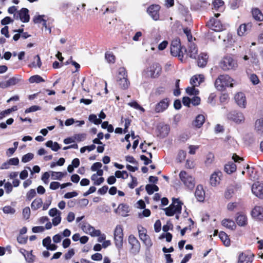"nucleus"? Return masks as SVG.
Wrapping results in <instances>:
<instances>
[{"label":"nucleus","instance_id":"0eeeda50","mask_svg":"<svg viewBox=\"0 0 263 263\" xmlns=\"http://www.w3.org/2000/svg\"><path fill=\"white\" fill-rule=\"evenodd\" d=\"M123 233L121 225H117L114 231V240L116 247L121 249L123 246Z\"/></svg>","mask_w":263,"mask_h":263},{"label":"nucleus","instance_id":"ea45409f","mask_svg":"<svg viewBox=\"0 0 263 263\" xmlns=\"http://www.w3.org/2000/svg\"><path fill=\"white\" fill-rule=\"evenodd\" d=\"M105 59L109 63H114L115 62V56L112 52L110 51L106 52Z\"/></svg>","mask_w":263,"mask_h":263},{"label":"nucleus","instance_id":"a211bd4d","mask_svg":"<svg viewBox=\"0 0 263 263\" xmlns=\"http://www.w3.org/2000/svg\"><path fill=\"white\" fill-rule=\"evenodd\" d=\"M222 173L220 171H216L213 173L210 179V184L212 186H216L220 182Z\"/></svg>","mask_w":263,"mask_h":263},{"label":"nucleus","instance_id":"58836bf2","mask_svg":"<svg viewBox=\"0 0 263 263\" xmlns=\"http://www.w3.org/2000/svg\"><path fill=\"white\" fill-rule=\"evenodd\" d=\"M29 81L31 83H39L40 82H44L45 80L40 76L35 75L31 77L29 79Z\"/></svg>","mask_w":263,"mask_h":263},{"label":"nucleus","instance_id":"864d4df0","mask_svg":"<svg viewBox=\"0 0 263 263\" xmlns=\"http://www.w3.org/2000/svg\"><path fill=\"white\" fill-rule=\"evenodd\" d=\"M119 76L117 79H119L120 78H125L127 77V73L126 70L123 67H121L119 69L118 71Z\"/></svg>","mask_w":263,"mask_h":263},{"label":"nucleus","instance_id":"aec40b11","mask_svg":"<svg viewBox=\"0 0 263 263\" xmlns=\"http://www.w3.org/2000/svg\"><path fill=\"white\" fill-rule=\"evenodd\" d=\"M195 196L198 201H203L205 197V193L202 185H197L195 192Z\"/></svg>","mask_w":263,"mask_h":263},{"label":"nucleus","instance_id":"ddd939ff","mask_svg":"<svg viewBox=\"0 0 263 263\" xmlns=\"http://www.w3.org/2000/svg\"><path fill=\"white\" fill-rule=\"evenodd\" d=\"M252 191L256 196L263 198V183L259 182H255L252 185Z\"/></svg>","mask_w":263,"mask_h":263},{"label":"nucleus","instance_id":"c03bdc74","mask_svg":"<svg viewBox=\"0 0 263 263\" xmlns=\"http://www.w3.org/2000/svg\"><path fill=\"white\" fill-rule=\"evenodd\" d=\"M115 176L118 178H123L125 179L127 178L128 177V174L126 171H117L115 172Z\"/></svg>","mask_w":263,"mask_h":263},{"label":"nucleus","instance_id":"6e6d98bb","mask_svg":"<svg viewBox=\"0 0 263 263\" xmlns=\"http://www.w3.org/2000/svg\"><path fill=\"white\" fill-rule=\"evenodd\" d=\"M61 212L58 210L56 208H52L49 211V215L51 217H55L61 215Z\"/></svg>","mask_w":263,"mask_h":263},{"label":"nucleus","instance_id":"052dcab7","mask_svg":"<svg viewBox=\"0 0 263 263\" xmlns=\"http://www.w3.org/2000/svg\"><path fill=\"white\" fill-rule=\"evenodd\" d=\"M51 240L50 237L48 236L43 240V241H42L43 246L44 247H46V249H47L48 246H49L51 244Z\"/></svg>","mask_w":263,"mask_h":263},{"label":"nucleus","instance_id":"5701e85b","mask_svg":"<svg viewBox=\"0 0 263 263\" xmlns=\"http://www.w3.org/2000/svg\"><path fill=\"white\" fill-rule=\"evenodd\" d=\"M29 10L27 8H23L19 12V18L24 23H27L29 21L30 16L28 14Z\"/></svg>","mask_w":263,"mask_h":263},{"label":"nucleus","instance_id":"4468645a","mask_svg":"<svg viewBox=\"0 0 263 263\" xmlns=\"http://www.w3.org/2000/svg\"><path fill=\"white\" fill-rule=\"evenodd\" d=\"M236 103L241 108H245L247 106V100L245 94L241 92H238L234 97Z\"/></svg>","mask_w":263,"mask_h":263},{"label":"nucleus","instance_id":"2eb2a0df","mask_svg":"<svg viewBox=\"0 0 263 263\" xmlns=\"http://www.w3.org/2000/svg\"><path fill=\"white\" fill-rule=\"evenodd\" d=\"M207 26L215 31H219L222 30V26L221 23L216 18H212L207 23Z\"/></svg>","mask_w":263,"mask_h":263},{"label":"nucleus","instance_id":"09e8293b","mask_svg":"<svg viewBox=\"0 0 263 263\" xmlns=\"http://www.w3.org/2000/svg\"><path fill=\"white\" fill-rule=\"evenodd\" d=\"M39 110H41V107L40 106H37V105H33V106H32L30 107L29 108L26 109L25 110V113L28 114V113L31 112H35V111Z\"/></svg>","mask_w":263,"mask_h":263},{"label":"nucleus","instance_id":"6ab92c4d","mask_svg":"<svg viewBox=\"0 0 263 263\" xmlns=\"http://www.w3.org/2000/svg\"><path fill=\"white\" fill-rule=\"evenodd\" d=\"M168 106V100L167 98L164 99L157 103L155 107V111L157 112H163Z\"/></svg>","mask_w":263,"mask_h":263},{"label":"nucleus","instance_id":"f704fd0d","mask_svg":"<svg viewBox=\"0 0 263 263\" xmlns=\"http://www.w3.org/2000/svg\"><path fill=\"white\" fill-rule=\"evenodd\" d=\"M145 189L149 195H152L155 191H158L159 187L155 184H147L145 186Z\"/></svg>","mask_w":263,"mask_h":263},{"label":"nucleus","instance_id":"72a5a7b5","mask_svg":"<svg viewBox=\"0 0 263 263\" xmlns=\"http://www.w3.org/2000/svg\"><path fill=\"white\" fill-rule=\"evenodd\" d=\"M159 130L160 136L164 137L168 135L170 132V127L167 125H164L159 129Z\"/></svg>","mask_w":263,"mask_h":263},{"label":"nucleus","instance_id":"8fccbe9b","mask_svg":"<svg viewBox=\"0 0 263 263\" xmlns=\"http://www.w3.org/2000/svg\"><path fill=\"white\" fill-rule=\"evenodd\" d=\"M36 195L34 189L30 190L26 194V198L28 200H31Z\"/></svg>","mask_w":263,"mask_h":263},{"label":"nucleus","instance_id":"9b49d317","mask_svg":"<svg viewBox=\"0 0 263 263\" xmlns=\"http://www.w3.org/2000/svg\"><path fill=\"white\" fill-rule=\"evenodd\" d=\"M251 215L255 220L263 221V206H255L251 212Z\"/></svg>","mask_w":263,"mask_h":263},{"label":"nucleus","instance_id":"9d476101","mask_svg":"<svg viewBox=\"0 0 263 263\" xmlns=\"http://www.w3.org/2000/svg\"><path fill=\"white\" fill-rule=\"evenodd\" d=\"M160 6L158 5H151L147 8V12L153 20L158 21L160 17Z\"/></svg>","mask_w":263,"mask_h":263},{"label":"nucleus","instance_id":"c756f323","mask_svg":"<svg viewBox=\"0 0 263 263\" xmlns=\"http://www.w3.org/2000/svg\"><path fill=\"white\" fill-rule=\"evenodd\" d=\"M219 238L226 246H229L230 245V240L225 232H220L219 233Z\"/></svg>","mask_w":263,"mask_h":263},{"label":"nucleus","instance_id":"79ce46f5","mask_svg":"<svg viewBox=\"0 0 263 263\" xmlns=\"http://www.w3.org/2000/svg\"><path fill=\"white\" fill-rule=\"evenodd\" d=\"M25 260L29 263H32L35 258V256L33 255L32 254V251L29 252L28 251L26 254L25 255Z\"/></svg>","mask_w":263,"mask_h":263},{"label":"nucleus","instance_id":"412c9836","mask_svg":"<svg viewBox=\"0 0 263 263\" xmlns=\"http://www.w3.org/2000/svg\"><path fill=\"white\" fill-rule=\"evenodd\" d=\"M235 220L237 224L240 227H245L248 223L247 216L242 213H238Z\"/></svg>","mask_w":263,"mask_h":263},{"label":"nucleus","instance_id":"a878e982","mask_svg":"<svg viewBox=\"0 0 263 263\" xmlns=\"http://www.w3.org/2000/svg\"><path fill=\"white\" fill-rule=\"evenodd\" d=\"M205 121L203 115H198L193 122V125L196 128H200Z\"/></svg>","mask_w":263,"mask_h":263},{"label":"nucleus","instance_id":"cd10ccee","mask_svg":"<svg viewBox=\"0 0 263 263\" xmlns=\"http://www.w3.org/2000/svg\"><path fill=\"white\" fill-rule=\"evenodd\" d=\"M208 58L209 57L207 54L204 53H201L198 57L197 61L198 66L201 67H204L206 65Z\"/></svg>","mask_w":263,"mask_h":263},{"label":"nucleus","instance_id":"4be33fe9","mask_svg":"<svg viewBox=\"0 0 263 263\" xmlns=\"http://www.w3.org/2000/svg\"><path fill=\"white\" fill-rule=\"evenodd\" d=\"M197 49L194 43L189 42V49L187 50L186 54L189 56L191 58L196 59V54H197Z\"/></svg>","mask_w":263,"mask_h":263},{"label":"nucleus","instance_id":"c9c22d12","mask_svg":"<svg viewBox=\"0 0 263 263\" xmlns=\"http://www.w3.org/2000/svg\"><path fill=\"white\" fill-rule=\"evenodd\" d=\"M117 81L119 83V84L120 85V86L123 88V89H126L127 88L128 85H129V82L128 81L127 79V77L125 78H120L119 79H117Z\"/></svg>","mask_w":263,"mask_h":263},{"label":"nucleus","instance_id":"49530a36","mask_svg":"<svg viewBox=\"0 0 263 263\" xmlns=\"http://www.w3.org/2000/svg\"><path fill=\"white\" fill-rule=\"evenodd\" d=\"M3 211L4 213L7 214H13L15 212V209L11 206H4L3 209Z\"/></svg>","mask_w":263,"mask_h":263},{"label":"nucleus","instance_id":"1a4fd4ad","mask_svg":"<svg viewBox=\"0 0 263 263\" xmlns=\"http://www.w3.org/2000/svg\"><path fill=\"white\" fill-rule=\"evenodd\" d=\"M161 71V67L158 63H154L148 67L145 72L147 76L155 78L159 76Z\"/></svg>","mask_w":263,"mask_h":263},{"label":"nucleus","instance_id":"bb28decb","mask_svg":"<svg viewBox=\"0 0 263 263\" xmlns=\"http://www.w3.org/2000/svg\"><path fill=\"white\" fill-rule=\"evenodd\" d=\"M252 14L253 17L257 21H263V14L261 11L257 8H254L252 9Z\"/></svg>","mask_w":263,"mask_h":263},{"label":"nucleus","instance_id":"6e6552de","mask_svg":"<svg viewBox=\"0 0 263 263\" xmlns=\"http://www.w3.org/2000/svg\"><path fill=\"white\" fill-rule=\"evenodd\" d=\"M128 243L130 245V252L134 255L138 254L140 250V244L138 239L133 235L128 237Z\"/></svg>","mask_w":263,"mask_h":263},{"label":"nucleus","instance_id":"f03ea898","mask_svg":"<svg viewBox=\"0 0 263 263\" xmlns=\"http://www.w3.org/2000/svg\"><path fill=\"white\" fill-rule=\"evenodd\" d=\"M234 80L227 74L220 75L216 80L215 86L219 90H223L226 87H233Z\"/></svg>","mask_w":263,"mask_h":263},{"label":"nucleus","instance_id":"13d9d810","mask_svg":"<svg viewBox=\"0 0 263 263\" xmlns=\"http://www.w3.org/2000/svg\"><path fill=\"white\" fill-rule=\"evenodd\" d=\"M183 32L185 34L189 42H191L192 41L193 37L191 34L190 29H189L187 28H184Z\"/></svg>","mask_w":263,"mask_h":263},{"label":"nucleus","instance_id":"f8f14e48","mask_svg":"<svg viewBox=\"0 0 263 263\" xmlns=\"http://www.w3.org/2000/svg\"><path fill=\"white\" fill-rule=\"evenodd\" d=\"M254 255L250 252H242L238 257L237 263H252Z\"/></svg>","mask_w":263,"mask_h":263},{"label":"nucleus","instance_id":"7ed1b4c3","mask_svg":"<svg viewBox=\"0 0 263 263\" xmlns=\"http://www.w3.org/2000/svg\"><path fill=\"white\" fill-rule=\"evenodd\" d=\"M219 65L224 71L235 70L238 67L237 61L230 56L224 57L220 61Z\"/></svg>","mask_w":263,"mask_h":263},{"label":"nucleus","instance_id":"de8ad7c7","mask_svg":"<svg viewBox=\"0 0 263 263\" xmlns=\"http://www.w3.org/2000/svg\"><path fill=\"white\" fill-rule=\"evenodd\" d=\"M212 4L214 8L217 9L223 5L224 2L222 0H214Z\"/></svg>","mask_w":263,"mask_h":263},{"label":"nucleus","instance_id":"3c124183","mask_svg":"<svg viewBox=\"0 0 263 263\" xmlns=\"http://www.w3.org/2000/svg\"><path fill=\"white\" fill-rule=\"evenodd\" d=\"M234 194V190L232 188L227 189L224 193V197L227 199H230Z\"/></svg>","mask_w":263,"mask_h":263},{"label":"nucleus","instance_id":"2f4dec72","mask_svg":"<svg viewBox=\"0 0 263 263\" xmlns=\"http://www.w3.org/2000/svg\"><path fill=\"white\" fill-rule=\"evenodd\" d=\"M46 146L51 148V149L54 152L58 151L61 148L60 145L58 142H53L51 140L48 141L46 143Z\"/></svg>","mask_w":263,"mask_h":263},{"label":"nucleus","instance_id":"7c9ffc66","mask_svg":"<svg viewBox=\"0 0 263 263\" xmlns=\"http://www.w3.org/2000/svg\"><path fill=\"white\" fill-rule=\"evenodd\" d=\"M222 224L231 230H234L236 228V225L234 221L228 219H225L222 221Z\"/></svg>","mask_w":263,"mask_h":263},{"label":"nucleus","instance_id":"37998d69","mask_svg":"<svg viewBox=\"0 0 263 263\" xmlns=\"http://www.w3.org/2000/svg\"><path fill=\"white\" fill-rule=\"evenodd\" d=\"M186 92L189 95H197L199 93V90L195 88V87H188L186 88Z\"/></svg>","mask_w":263,"mask_h":263},{"label":"nucleus","instance_id":"b1692460","mask_svg":"<svg viewBox=\"0 0 263 263\" xmlns=\"http://www.w3.org/2000/svg\"><path fill=\"white\" fill-rule=\"evenodd\" d=\"M203 79L204 77L202 74L194 76L190 80V83L194 87L198 86L203 82Z\"/></svg>","mask_w":263,"mask_h":263},{"label":"nucleus","instance_id":"20e7f679","mask_svg":"<svg viewBox=\"0 0 263 263\" xmlns=\"http://www.w3.org/2000/svg\"><path fill=\"white\" fill-rule=\"evenodd\" d=\"M182 203L178 199H173V202L166 208L163 209L165 214L168 216H173L175 214H180Z\"/></svg>","mask_w":263,"mask_h":263},{"label":"nucleus","instance_id":"a19ab883","mask_svg":"<svg viewBox=\"0 0 263 263\" xmlns=\"http://www.w3.org/2000/svg\"><path fill=\"white\" fill-rule=\"evenodd\" d=\"M88 119L90 122L96 125L100 124L102 123V120L100 119L97 118V116L94 114L89 115Z\"/></svg>","mask_w":263,"mask_h":263},{"label":"nucleus","instance_id":"603ef678","mask_svg":"<svg viewBox=\"0 0 263 263\" xmlns=\"http://www.w3.org/2000/svg\"><path fill=\"white\" fill-rule=\"evenodd\" d=\"M128 105H129L130 106L132 107H134L137 109H139V110H140L142 111H144V108L140 106L138 103L136 102V101H133V102H129L128 103Z\"/></svg>","mask_w":263,"mask_h":263},{"label":"nucleus","instance_id":"f3484780","mask_svg":"<svg viewBox=\"0 0 263 263\" xmlns=\"http://www.w3.org/2000/svg\"><path fill=\"white\" fill-rule=\"evenodd\" d=\"M252 27L251 23L243 24L240 25L237 30V33L239 36L243 35L245 33L249 32Z\"/></svg>","mask_w":263,"mask_h":263},{"label":"nucleus","instance_id":"473e14b6","mask_svg":"<svg viewBox=\"0 0 263 263\" xmlns=\"http://www.w3.org/2000/svg\"><path fill=\"white\" fill-rule=\"evenodd\" d=\"M43 202L41 198H36L34 199L31 204V207L32 210H36L40 208L42 205Z\"/></svg>","mask_w":263,"mask_h":263},{"label":"nucleus","instance_id":"e433bc0d","mask_svg":"<svg viewBox=\"0 0 263 263\" xmlns=\"http://www.w3.org/2000/svg\"><path fill=\"white\" fill-rule=\"evenodd\" d=\"M88 227V233L91 236L95 237L99 236L101 234V231L99 230H96L93 227L91 226H87Z\"/></svg>","mask_w":263,"mask_h":263},{"label":"nucleus","instance_id":"338daca9","mask_svg":"<svg viewBox=\"0 0 263 263\" xmlns=\"http://www.w3.org/2000/svg\"><path fill=\"white\" fill-rule=\"evenodd\" d=\"M91 259L95 261H99L102 259V255L101 253H96L91 255Z\"/></svg>","mask_w":263,"mask_h":263},{"label":"nucleus","instance_id":"69168bd1","mask_svg":"<svg viewBox=\"0 0 263 263\" xmlns=\"http://www.w3.org/2000/svg\"><path fill=\"white\" fill-rule=\"evenodd\" d=\"M238 205L237 202H230L227 205V209L229 211H233Z\"/></svg>","mask_w":263,"mask_h":263},{"label":"nucleus","instance_id":"a18cd8bd","mask_svg":"<svg viewBox=\"0 0 263 263\" xmlns=\"http://www.w3.org/2000/svg\"><path fill=\"white\" fill-rule=\"evenodd\" d=\"M33 154L32 153H28L24 155L22 158V161L26 163L31 160L33 158Z\"/></svg>","mask_w":263,"mask_h":263},{"label":"nucleus","instance_id":"5fc2aeb1","mask_svg":"<svg viewBox=\"0 0 263 263\" xmlns=\"http://www.w3.org/2000/svg\"><path fill=\"white\" fill-rule=\"evenodd\" d=\"M23 215L25 219H29L30 215V210L29 207H26L23 209Z\"/></svg>","mask_w":263,"mask_h":263},{"label":"nucleus","instance_id":"39448f33","mask_svg":"<svg viewBox=\"0 0 263 263\" xmlns=\"http://www.w3.org/2000/svg\"><path fill=\"white\" fill-rule=\"evenodd\" d=\"M179 178L183 184L189 189H193L195 186V179L185 171H181L179 173Z\"/></svg>","mask_w":263,"mask_h":263},{"label":"nucleus","instance_id":"bf43d9fd","mask_svg":"<svg viewBox=\"0 0 263 263\" xmlns=\"http://www.w3.org/2000/svg\"><path fill=\"white\" fill-rule=\"evenodd\" d=\"M250 80L254 85L257 84L259 82L258 78L256 74H252L250 76Z\"/></svg>","mask_w":263,"mask_h":263},{"label":"nucleus","instance_id":"f257e3e1","mask_svg":"<svg viewBox=\"0 0 263 263\" xmlns=\"http://www.w3.org/2000/svg\"><path fill=\"white\" fill-rule=\"evenodd\" d=\"M187 49L181 46L180 41L178 38L175 39L171 45V53L173 56L178 57L179 59L182 61L184 52H186Z\"/></svg>","mask_w":263,"mask_h":263},{"label":"nucleus","instance_id":"e2e57ef3","mask_svg":"<svg viewBox=\"0 0 263 263\" xmlns=\"http://www.w3.org/2000/svg\"><path fill=\"white\" fill-rule=\"evenodd\" d=\"M4 187L6 189V192L7 194H9L10 192H11L13 189L12 185L9 182L5 183Z\"/></svg>","mask_w":263,"mask_h":263},{"label":"nucleus","instance_id":"393cba45","mask_svg":"<svg viewBox=\"0 0 263 263\" xmlns=\"http://www.w3.org/2000/svg\"><path fill=\"white\" fill-rule=\"evenodd\" d=\"M255 129L258 135L263 136V118L257 119L255 121Z\"/></svg>","mask_w":263,"mask_h":263},{"label":"nucleus","instance_id":"774afa93","mask_svg":"<svg viewBox=\"0 0 263 263\" xmlns=\"http://www.w3.org/2000/svg\"><path fill=\"white\" fill-rule=\"evenodd\" d=\"M191 103L194 105H198L200 103V98L198 97H194L191 99Z\"/></svg>","mask_w":263,"mask_h":263},{"label":"nucleus","instance_id":"680f3d73","mask_svg":"<svg viewBox=\"0 0 263 263\" xmlns=\"http://www.w3.org/2000/svg\"><path fill=\"white\" fill-rule=\"evenodd\" d=\"M102 164L100 162H96L92 164V165L91 167V170L92 171H96L98 170H100V168L102 167Z\"/></svg>","mask_w":263,"mask_h":263},{"label":"nucleus","instance_id":"dca6fc26","mask_svg":"<svg viewBox=\"0 0 263 263\" xmlns=\"http://www.w3.org/2000/svg\"><path fill=\"white\" fill-rule=\"evenodd\" d=\"M21 81V77H13L6 82L0 83V87L2 88H8L11 86L17 84Z\"/></svg>","mask_w":263,"mask_h":263},{"label":"nucleus","instance_id":"0e129e2a","mask_svg":"<svg viewBox=\"0 0 263 263\" xmlns=\"http://www.w3.org/2000/svg\"><path fill=\"white\" fill-rule=\"evenodd\" d=\"M61 215H58L57 216H55L52 219V224L53 226H57L61 222Z\"/></svg>","mask_w":263,"mask_h":263},{"label":"nucleus","instance_id":"4c0bfd02","mask_svg":"<svg viewBox=\"0 0 263 263\" xmlns=\"http://www.w3.org/2000/svg\"><path fill=\"white\" fill-rule=\"evenodd\" d=\"M66 172L62 173L60 172H52L51 177L54 180H61L64 175H66Z\"/></svg>","mask_w":263,"mask_h":263},{"label":"nucleus","instance_id":"423d86ee","mask_svg":"<svg viewBox=\"0 0 263 263\" xmlns=\"http://www.w3.org/2000/svg\"><path fill=\"white\" fill-rule=\"evenodd\" d=\"M227 117L228 120L234 122L237 124H242L245 121L243 114L238 110L231 111L227 114Z\"/></svg>","mask_w":263,"mask_h":263},{"label":"nucleus","instance_id":"4d7b16f0","mask_svg":"<svg viewBox=\"0 0 263 263\" xmlns=\"http://www.w3.org/2000/svg\"><path fill=\"white\" fill-rule=\"evenodd\" d=\"M86 135L85 134H79L75 135L74 136V139L77 141L80 142L84 141L86 138Z\"/></svg>","mask_w":263,"mask_h":263},{"label":"nucleus","instance_id":"c85d7f7f","mask_svg":"<svg viewBox=\"0 0 263 263\" xmlns=\"http://www.w3.org/2000/svg\"><path fill=\"white\" fill-rule=\"evenodd\" d=\"M224 171L228 174H231L236 170V165L233 162H229L224 166Z\"/></svg>","mask_w":263,"mask_h":263}]
</instances>
